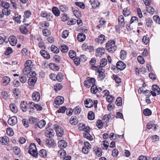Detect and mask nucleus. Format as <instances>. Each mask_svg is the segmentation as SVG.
Returning a JSON list of instances; mask_svg holds the SVG:
<instances>
[{
	"label": "nucleus",
	"instance_id": "f257e3e1",
	"mask_svg": "<svg viewBox=\"0 0 160 160\" xmlns=\"http://www.w3.org/2000/svg\"><path fill=\"white\" fill-rule=\"evenodd\" d=\"M117 46L115 41L113 40H110L106 43L105 49L109 52L112 53L117 49Z\"/></svg>",
	"mask_w": 160,
	"mask_h": 160
},
{
	"label": "nucleus",
	"instance_id": "f03ea898",
	"mask_svg": "<svg viewBox=\"0 0 160 160\" xmlns=\"http://www.w3.org/2000/svg\"><path fill=\"white\" fill-rule=\"evenodd\" d=\"M28 152L33 157L37 158L38 157V152L35 144L31 143L29 146V149Z\"/></svg>",
	"mask_w": 160,
	"mask_h": 160
},
{
	"label": "nucleus",
	"instance_id": "7ed1b4c3",
	"mask_svg": "<svg viewBox=\"0 0 160 160\" xmlns=\"http://www.w3.org/2000/svg\"><path fill=\"white\" fill-rule=\"evenodd\" d=\"M40 16L42 18H45L48 21H51L53 18V16L52 14L46 11H42L41 13Z\"/></svg>",
	"mask_w": 160,
	"mask_h": 160
},
{
	"label": "nucleus",
	"instance_id": "20e7f679",
	"mask_svg": "<svg viewBox=\"0 0 160 160\" xmlns=\"http://www.w3.org/2000/svg\"><path fill=\"white\" fill-rule=\"evenodd\" d=\"M96 80L94 78L88 77L87 79L84 82L85 86L87 88H89L91 85L95 84Z\"/></svg>",
	"mask_w": 160,
	"mask_h": 160
},
{
	"label": "nucleus",
	"instance_id": "39448f33",
	"mask_svg": "<svg viewBox=\"0 0 160 160\" xmlns=\"http://www.w3.org/2000/svg\"><path fill=\"white\" fill-rule=\"evenodd\" d=\"M152 91L150 92L153 96L155 97L156 94L159 95L160 94V88L156 85H153L152 86Z\"/></svg>",
	"mask_w": 160,
	"mask_h": 160
},
{
	"label": "nucleus",
	"instance_id": "423d86ee",
	"mask_svg": "<svg viewBox=\"0 0 160 160\" xmlns=\"http://www.w3.org/2000/svg\"><path fill=\"white\" fill-rule=\"evenodd\" d=\"M54 129L58 137H62L63 134V130L62 128L58 125H55Z\"/></svg>",
	"mask_w": 160,
	"mask_h": 160
},
{
	"label": "nucleus",
	"instance_id": "0eeeda50",
	"mask_svg": "<svg viewBox=\"0 0 160 160\" xmlns=\"http://www.w3.org/2000/svg\"><path fill=\"white\" fill-rule=\"evenodd\" d=\"M8 124L12 126H14L17 123V119L15 116H13L10 118L8 121Z\"/></svg>",
	"mask_w": 160,
	"mask_h": 160
},
{
	"label": "nucleus",
	"instance_id": "6e6552de",
	"mask_svg": "<svg viewBox=\"0 0 160 160\" xmlns=\"http://www.w3.org/2000/svg\"><path fill=\"white\" fill-rule=\"evenodd\" d=\"M32 98L33 100L35 102L39 101L40 99V93L37 91H35L32 94Z\"/></svg>",
	"mask_w": 160,
	"mask_h": 160
},
{
	"label": "nucleus",
	"instance_id": "1a4fd4ad",
	"mask_svg": "<svg viewBox=\"0 0 160 160\" xmlns=\"http://www.w3.org/2000/svg\"><path fill=\"white\" fill-rule=\"evenodd\" d=\"M78 128L80 131H90V128L88 126H86L85 124L83 123H80L79 124Z\"/></svg>",
	"mask_w": 160,
	"mask_h": 160
},
{
	"label": "nucleus",
	"instance_id": "9d476101",
	"mask_svg": "<svg viewBox=\"0 0 160 160\" xmlns=\"http://www.w3.org/2000/svg\"><path fill=\"white\" fill-rule=\"evenodd\" d=\"M105 49L103 48H97L96 50V54L97 57H101L105 53Z\"/></svg>",
	"mask_w": 160,
	"mask_h": 160
},
{
	"label": "nucleus",
	"instance_id": "9b49d317",
	"mask_svg": "<svg viewBox=\"0 0 160 160\" xmlns=\"http://www.w3.org/2000/svg\"><path fill=\"white\" fill-rule=\"evenodd\" d=\"M64 102V98L62 97L58 96L57 97L55 100V103L57 105H61Z\"/></svg>",
	"mask_w": 160,
	"mask_h": 160
},
{
	"label": "nucleus",
	"instance_id": "f8f14e48",
	"mask_svg": "<svg viewBox=\"0 0 160 160\" xmlns=\"http://www.w3.org/2000/svg\"><path fill=\"white\" fill-rule=\"evenodd\" d=\"M116 65L117 68L120 70H123L126 67L125 64L121 61H118Z\"/></svg>",
	"mask_w": 160,
	"mask_h": 160
},
{
	"label": "nucleus",
	"instance_id": "ddd939ff",
	"mask_svg": "<svg viewBox=\"0 0 160 160\" xmlns=\"http://www.w3.org/2000/svg\"><path fill=\"white\" fill-rule=\"evenodd\" d=\"M58 146L60 149H63L67 146V143L65 140H61L58 141Z\"/></svg>",
	"mask_w": 160,
	"mask_h": 160
},
{
	"label": "nucleus",
	"instance_id": "4468645a",
	"mask_svg": "<svg viewBox=\"0 0 160 160\" xmlns=\"http://www.w3.org/2000/svg\"><path fill=\"white\" fill-rule=\"evenodd\" d=\"M78 118L76 116H72L70 118L69 122L71 124L75 125L78 123Z\"/></svg>",
	"mask_w": 160,
	"mask_h": 160
},
{
	"label": "nucleus",
	"instance_id": "2eb2a0df",
	"mask_svg": "<svg viewBox=\"0 0 160 160\" xmlns=\"http://www.w3.org/2000/svg\"><path fill=\"white\" fill-rule=\"evenodd\" d=\"M24 66L28 68H29L31 70L33 69L34 68V64L33 62L30 60H28L26 61L24 64Z\"/></svg>",
	"mask_w": 160,
	"mask_h": 160
},
{
	"label": "nucleus",
	"instance_id": "dca6fc26",
	"mask_svg": "<svg viewBox=\"0 0 160 160\" xmlns=\"http://www.w3.org/2000/svg\"><path fill=\"white\" fill-rule=\"evenodd\" d=\"M40 53L41 55L46 59H49L50 58V56L48 52L44 50H41Z\"/></svg>",
	"mask_w": 160,
	"mask_h": 160
},
{
	"label": "nucleus",
	"instance_id": "f3484780",
	"mask_svg": "<svg viewBox=\"0 0 160 160\" xmlns=\"http://www.w3.org/2000/svg\"><path fill=\"white\" fill-rule=\"evenodd\" d=\"M37 81V78L36 77H31L28 80V84L31 86H34Z\"/></svg>",
	"mask_w": 160,
	"mask_h": 160
},
{
	"label": "nucleus",
	"instance_id": "a211bd4d",
	"mask_svg": "<svg viewBox=\"0 0 160 160\" xmlns=\"http://www.w3.org/2000/svg\"><path fill=\"white\" fill-rule=\"evenodd\" d=\"M147 92L148 93V94H146V97L145 101L148 104H150L151 103V101L150 99H149V98L151 96V94L150 92V91L148 90L144 91L143 92V93L145 94H146Z\"/></svg>",
	"mask_w": 160,
	"mask_h": 160
},
{
	"label": "nucleus",
	"instance_id": "6ab92c4d",
	"mask_svg": "<svg viewBox=\"0 0 160 160\" xmlns=\"http://www.w3.org/2000/svg\"><path fill=\"white\" fill-rule=\"evenodd\" d=\"M0 142L3 145H6L9 142L8 137L6 136L0 138Z\"/></svg>",
	"mask_w": 160,
	"mask_h": 160
},
{
	"label": "nucleus",
	"instance_id": "aec40b11",
	"mask_svg": "<svg viewBox=\"0 0 160 160\" xmlns=\"http://www.w3.org/2000/svg\"><path fill=\"white\" fill-rule=\"evenodd\" d=\"M39 155L40 157L43 158H45L47 155V152L46 150L42 149L40 150L38 152V155Z\"/></svg>",
	"mask_w": 160,
	"mask_h": 160
},
{
	"label": "nucleus",
	"instance_id": "412c9836",
	"mask_svg": "<svg viewBox=\"0 0 160 160\" xmlns=\"http://www.w3.org/2000/svg\"><path fill=\"white\" fill-rule=\"evenodd\" d=\"M10 42L11 45L12 46H15L17 42L16 38L14 36H11L10 37Z\"/></svg>",
	"mask_w": 160,
	"mask_h": 160
},
{
	"label": "nucleus",
	"instance_id": "4be33fe9",
	"mask_svg": "<svg viewBox=\"0 0 160 160\" xmlns=\"http://www.w3.org/2000/svg\"><path fill=\"white\" fill-rule=\"evenodd\" d=\"M21 108L23 112H26L28 109V106L27 102H22L21 104Z\"/></svg>",
	"mask_w": 160,
	"mask_h": 160
},
{
	"label": "nucleus",
	"instance_id": "5701e85b",
	"mask_svg": "<svg viewBox=\"0 0 160 160\" xmlns=\"http://www.w3.org/2000/svg\"><path fill=\"white\" fill-rule=\"evenodd\" d=\"M105 36L103 34H101L99 35L98 38H96L95 41L97 42H100L101 43H102L103 42V41L105 40Z\"/></svg>",
	"mask_w": 160,
	"mask_h": 160
},
{
	"label": "nucleus",
	"instance_id": "b1692460",
	"mask_svg": "<svg viewBox=\"0 0 160 160\" xmlns=\"http://www.w3.org/2000/svg\"><path fill=\"white\" fill-rule=\"evenodd\" d=\"M90 2L93 8H96L98 7L100 4V3L97 0H93L92 1H90Z\"/></svg>",
	"mask_w": 160,
	"mask_h": 160
},
{
	"label": "nucleus",
	"instance_id": "393cba45",
	"mask_svg": "<svg viewBox=\"0 0 160 160\" xmlns=\"http://www.w3.org/2000/svg\"><path fill=\"white\" fill-rule=\"evenodd\" d=\"M78 40L80 42L83 41L86 38L85 35L83 33H79L77 36Z\"/></svg>",
	"mask_w": 160,
	"mask_h": 160
},
{
	"label": "nucleus",
	"instance_id": "a878e982",
	"mask_svg": "<svg viewBox=\"0 0 160 160\" xmlns=\"http://www.w3.org/2000/svg\"><path fill=\"white\" fill-rule=\"evenodd\" d=\"M46 124V121L42 119L38 122V123L36 124V125H37L39 128H42L45 127Z\"/></svg>",
	"mask_w": 160,
	"mask_h": 160
},
{
	"label": "nucleus",
	"instance_id": "bb28decb",
	"mask_svg": "<svg viewBox=\"0 0 160 160\" xmlns=\"http://www.w3.org/2000/svg\"><path fill=\"white\" fill-rule=\"evenodd\" d=\"M52 11L54 15L58 17L59 16L60 12L58 8L56 7H54L52 9Z\"/></svg>",
	"mask_w": 160,
	"mask_h": 160
},
{
	"label": "nucleus",
	"instance_id": "cd10ccee",
	"mask_svg": "<svg viewBox=\"0 0 160 160\" xmlns=\"http://www.w3.org/2000/svg\"><path fill=\"white\" fill-rule=\"evenodd\" d=\"M9 108L11 111L14 113H16L18 111V109L16 106L13 104H10Z\"/></svg>",
	"mask_w": 160,
	"mask_h": 160
},
{
	"label": "nucleus",
	"instance_id": "c85d7f7f",
	"mask_svg": "<svg viewBox=\"0 0 160 160\" xmlns=\"http://www.w3.org/2000/svg\"><path fill=\"white\" fill-rule=\"evenodd\" d=\"M19 29L21 33L23 34H26L28 33V28L26 26H21Z\"/></svg>",
	"mask_w": 160,
	"mask_h": 160
},
{
	"label": "nucleus",
	"instance_id": "c756f323",
	"mask_svg": "<svg viewBox=\"0 0 160 160\" xmlns=\"http://www.w3.org/2000/svg\"><path fill=\"white\" fill-rule=\"evenodd\" d=\"M51 50L52 52L56 54L59 53V49L54 45H52L51 46Z\"/></svg>",
	"mask_w": 160,
	"mask_h": 160
},
{
	"label": "nucleus",
	"instance_id": "7c9ffc66",
	"mask_svg": "<svg viewBox=\"0 0 160 160\" xmlns=\"http://www.w3.org/2000/svg\"><path fill=\"white\" fill-rule=\"evenodd\" d=\"M38 119L37 118L33 117L32 116H30L29 118V121L31 124H37L38 122Z\"/></svg>",
	"mask_w": 160,
	"mask_h": 160
},
{
	"label": "nucleus",
	"instance_id": "2f4dec72",
	"mask_svg": "<svg viewBox=\"0 0 160 160\" xmlns=\"http://www.w3.org/2000/svg\"><path fill=\"white\" fill-rule=\"evenodd\" d=\"M21 16L20 15L17 14L13 17V19L16 22L18 23H20L21 22Z\"/></svg>",
	"mask_w": 160,
	"mask_h": 160
},
{
	"label": "nucleus",
	"instance_id": "473e14b6",
	"mask_svg": "<svg viewBox=\"0 0 160 160\" xmlns=\"http://www.w3.org/2000/svg\"><path fill=\"white\" fill-rule=\"evenodd\" d=\"M118 21L119 24L120 25H121L123 23H124L123 25H122L123 27H124L125 26L124 24V18L123 16L122 15H120L118 18Z\"/></svg>",
	"mask_w": 160,
	"mask_h": 160
},
{
	"label": "nucleus",
	"instance_id": "72a5a7b5",
	"mask_svg": "<svg viewBox=\"0 0 160 160\" xmlns=\"http://www.w3.org/2000/svg\"><path fill=\"white\" fill-rule=\"evenodd\" d=\"M54 136L53 130L49 129L46 131V136L47 137H50Z\"/></svg>",
	"mask_w": 160,
	"mask_h": 160
},
{
	"label": "nucleus",
	"instance_id": "f704fd0d",
	"mask_svg": "<svg viewBox=\"0 0 160 160\" xmlns=\"http://www.w3.org/2000/svg\"><path fill=\"white\" fill-rule=\"evenodd\" d=\"M90 131H85V132L83 133V136L84 137L90 140H92V138L91 135L89 133Z\"/></svg>",
	"mask_w": 160,
	"mask_h": 160
},
{
	"label": "nucleus",
	"instance_id": "c9c22d12",
	"mask_svg": "<svg viewBox=\"0 0 160 160\" xmlns=\"http://www.w3.org/2000/svg\"><path fill=\"white\" fill-rule=\"evenodd\" d=\"M127 52L124 50H122L120 52V58L122 60H124L126 58Z\"/></svg>",
	"mask_w": 160,
	"mask_h": 160
},
{
	"label": "nucleus",
	"instance_id": "e433bc0d",
	"mask_svg": "<svg viewBox=\"0 0 160 160\" xmlns=\"http://www.w3.org/2000/svg\"><path fill=\"white\" fill-rule=\"evenodd\" d=\"M46 143L49 147H51L54 145L55 142L52 139H47L46 140Z\"/></svg>",
	"mask_w": 160,
	"mask_h": 160
},
{
	"label": "nucleus",
	"instance_id": "4c0bfd02",
	"mask_svg": "<svg viewBox=\"0 0 160 160\" xmlns=\"http://www.w3.org/2000/svg\"><path fill=\"white\" fill-rule=\"evenodd\" d=\"M99 74L98 76V78L99 80H102L105 77V73L103 72H98Z\"/></svg>",
	"mask_w": 160,
	"mask_h": 160
},
{
	"label": "nucleus",
	"instance_id": "58836bf2",
	"mask_svg": "<svg viewBox=\"0 0 160 160\" xmlns=\"http://www.w3.org/2000/svg\"><path fill=\"white\" fill-rule=\"evenodd\" d=\"M143 113L145 116H149L152 114V112L149 109L147 108L143 110Z\"/></svg>",
	"mask_w": 160,
	"mask_h": 160
},
{
	"label": "nucleus",
	"instance_id": "ea45409f",
	"mask_svg": "<svg viewBox=\"0 0 160 160\" xmlns=\"http://www.w3.org/2000/svg\"><path fill=\"white\" fill-rule=\"evenodd\" d=\"M100 63L101 66L104 67L107 63V59L105 58H102L101 60Z\"/></svg>",
	"mask_w": 160,
	"mask_h": 160
},
{
	"label": "nucleus",
	"instance_id": "a19ab883",
	"mask_svg": "<svg viewBox=\"0 0 160 160\" xmlns=\"http://www.w3.org/2000/svg\"><path fill=\"white\" fill-rule=\"evenodd\" d=\"M68 54L70 58L72 59H73L76 56V53L74 50H70Z\"/></svg>",
	"mask_w": 160,
	"mask_h": 160
},
{
	"label": "nucleus",
	"instance_id": "79ce46f5",
	"mask_svg": "<svg viewBox=\"0 0 160 160\" xmlns=\"http://www.w3.org/2000/svg\"><path fill=\"white\" fill-rule=\"evenodd\" d=\"M60 49L61 51L63 53H66L68 50V47L65 45L61 46Z\"/></svg>",
	"mask_w": 160,
	"mask_h": 160
},
{
	"label": "nucleus",
	"instance_id": "37998d69",
	"mask_svg": "<svg viewBox=\"0 0 160 160\" xmlns=\"http://www.w3.org/2000/svg\"><path fill=\"white\" fill-rule=\"evenodd\" d=\"M3 82L7 85L10 82V79L9 77L7 76L4 77L3 78Z\"/></svg>",
	"mask_w": 160,
	"mask_h": 160
},
{
	"label": "nucleus",
	"instance_id": "c03bdc74",
	"mask_svg": "<svg viewBox=\"0 0 160 160\" xmlns=\"http://www.w3.org/2000/svg\"><path fill=\"white\" fill-rule=\"evenodd\" d=\"M88 118L90 120H93L95 118L94 112L92 111H89L88 115Z\"/></svg>",
	"mask_w": 160,
	"mask_h": 160
},
{
	"label": "nucleus",
	"instance_id": "a18cd8bd",
	"mask_svg": "<svg viewBox=\"0 0 160 160\" xmlns=\"http://www.w3.org/2000/svg\"><path fill=\"white\" fill-rule=\"evenodd\" d=\"M91 92L94 94H95L97 92V87L95 84L92 85L91 88Z\"/></svg>",
	"mask_w": 160,
	"mask_h": 160
},
{
	"label": "nucleus",
	"instance_id": "49530a36",
	"mask_svg": "<svg viewBox=\"0 0 160 160\" xmlns=\"http://www.w3.org/2000/svg\"><path fill=\"white\" fill-rule=\"evenodd\" d=\"M146 25L148 27H151L152 24V21L151 18H147L146 20Z\"/></svg>",
	"mask_w": 160,
	"mask_h": 160
},
{
	"label": "nucleus",
	"instance_id": "de8ad7c7",
	"mask_svg": "<svg viewBox=\"0 0 160 160\" xmlns=\"http://www.w3.org/2000/svg\"><path fill=\"white\" fill-rule=\"evenodd\" d=\"M32 70L29 68H28L26 67H24V68L23 69L22 72L24 75H27L29 73H30L31 71Z\"/></svg>",
	"mask_w": 160,
	"mask_h": 160
},
{
	"label": "nucleus",
	"instance_id": "09e8293b",
	"mask_svg": "<svg viewBox=\"0 0 160 160\" xmlns=\"http://www.w3.org/2000/svg\"><path fill=\"white\" fill-rule=\"evenodd\" d=\"M13 151L15 154L16 155H19L20 153L21 152L20 149L16 146L14 147L13 148Z\"/></svg>",
	"mask_w": 160,
	"mask_h": 160
},
{
	"label": "nucleus",
	"instance_id": "8fccbe9b",
	"mask_svg": "<svg viewBox=\"0 0 160 160\" xmlns=\"http://www.w3.org/2000/svg\"><path fill=\"white\" fill-rule=\"evenodd\" d=\"M130 13V12L128 8H124L123 10V14L125 17L128 16Z\"/></svg>",
	"mask_w": 160,
	"mask_h": 160
},
{
	"label": "nucleus",
	"instance_id": "3c124183",
	"mask_svg": "<svg viewBox=\"0 0 160 160\" xmlns=\"http://www.w3.org/2000/svg\"><path fill=\"white\" fill-rule=\"evenodd\" d=\"M115 98L112 95H109L107 96V101L109 102H112L115 100Z\"/></svg>",
	"mask_w": 160,
	"mask_h": 160
},
{
	"label": "nucleus",
	"instance_id": "603ef678",
	"mask_svg": "<svg viewBox=\"0 0 160 160\" xmlns=\"http://www.w3.org/2000/svg\"><path fill=\"white\" fill-rule=\"evenodd\" d=\"M96 125L98 128L99 129L102 128L103 126V124L101 120H98L97 121Z\"/></svg>",
	"mask_w": 160,
	"mask_h": 160
},
{
	"label": "nucleus",
	"instance_id": "864d4df0",
	"mask_svg": "<svg viewBox=\"0 0 160 160\" xmlns=\"http://www.w3.org/2000/svg\"><path fill=\"white\" fill-rule=\"evenodd\" d=\"M39 25L42 27H45L46 28H48L50 26L49 22L47 21H43L39 23Z\"/></svg>",
	"mask_w": 160,
	"mask_h": 160
},
{
	"label": "nucleus",
	"instance_id": "5fc2aeb1",
	"mask_svg": "<svg viewBox=\"0 0 160 160\" xmlns=\"http://www.w3.org/2000/svg\"><path fill=\"white\" fill-rule=\"evenodd\" d=\"M56 77V79L59 82H61L63 79V76L61 72L58 73Z\"/></svg>",
	"mask_w": 160,
	"mask_h": 160
},
{
	"label": "nucleus",
	"instance_id": "6e6d98bb",
	"mask_svg": "<svg viewBox=\"0 0 160 160\" xmlns=\"http://www.w3.org/2000/svg\"><path fill=\"white\" fill-rule=\"evenodd\" d=\"M1 5L4 8H8L10 6V4L5 1H2L1 3Z\"/></svg>",
	"mask_w": 160,
	"mask_h": 160
},
{
	"label": "nucleus",
	"instance_id": "4d7b16f0",
	"mask_svg": "<svg viewBox=\"0 0 160 160\" xmlns=\"http://www.w3.org/2000/svg\"><path fill=\"white\" fill-rule=\"evenodd\" d=\"M43 35L45 36H48L51 34L50 31L48 29H44L42 31Z\"/></svg>",
	"mask_w": 160,
	"mask_h": 160
},
{
	"label": "nucleus",
	"instance_id": "13d9d810",
	"mask_svg": "<svg viewBox=\"0 0 160 160\" xmlns=\"http://www.w3.org/2000/svg\"><path fill=\"white\" fill-rule=\"evenodd\" d=\"M81 109L79 106H76L74 109L73 112L76 114H79L81 112Z\"/></svg>",
	"mask_w": 160,
	"mask_h": 160
},
{
	"label": "nucleus",
	"instance_id": "bf43d9fd",
	"mask_svg": "<svg viewBox=\"0 0 160 160\" xmlns=\"http://www.w3.org/2000/svg\"><path fill=\"white\" fill-rule=\"evenodd\" d=\"M13 52L12 49L9 47L7 48L5 50L4 54L6 55H8L12 53Z\"/></svg>",
	"mask_w": 160,
	"mask_h": 160
},
{
	"label": "nucleus",
	"instance_id": "052dcab7",
	"mask_svg": "<svg viewBox=\"0 0 160 160\" xmlns=\"http://www.w3.org/2000/svg\"><path fill=\"white\" fill-rule=\"evenodd\" d=\"M58 154L59 155L60 157H63L66 155V153L64 150L62 149L58 151Z\"/></svg>",
	"mask_w": 160,
	"mask_h": 160
},
{
	"label": "nucleus",
	"instance_id": "680f3d73",
	"mask_svg": "<svg viewBox=\"0 0 160 160\" xmlns=\"http://www.w3.org/2000/svg\"><path fill=\"white\" fill-rule=\"evenodd\" d=\"M116 103L118 106H121L122 105V99L121 97L118 98L116 101Z\"/></svg>",
	"mask_w": 160,
	"mask_h": 160
},
{
	"label": "nucleus",
	"instance_id": "e2e57ef3",
	"mask_svg": "<svg viewBox=\"0 0 160 160\" xmlns=\"http://www.w3.org/2000/svg\"><path fill=\"white\" fill-rule=\"evenodd\" d=\"M113 76L116 82L117 83H119L121 82V80L120 78L115 74H113Z\"/></svg>",
	"mask_w": 160,
	"mask_h": 160
},
{
	"label": "nucleus",
	"instance_id": "0e129e2a",
	"mask_svg": "<svg viewBox=\"0 0 160 160\" xmlns=\"http://www.w3.org/2000/svg\"><path fill=\"white\" fill-rule=\"evenodd\" d=\"M32 13L31 11L29 10L25 11L24 12V17L25 18H28L31 15Z\"/></svg>",
	"mask_w": 160,
	"mask_h": 160
},
{
	"label": "nucleus",
	"instance_id": "69168bd1",
	"mask_svg": "<svg viewBox=\"0 0 160 160\" xmlns=\"http://www.w3.org/2000/svg\"><path fill=\"white\" fill-rule=\"evenodd\" d=\"M95 150V154L97 156L99 157L102 156V150L101 149L98 148Z\"/></svg>",
	"mask_w": 160,
	"mask_h": 160
},
{
	"label": "nucleus",
	"instance_id": "338daca9",
	"mask_svg": "<svg viewBox=\"0 0 160 160\" xmlns=\"http://www.w3.org/2000/svg\"><path fill=\"white\" fill-rule=\"evenodd\" d=\"M7 133L10 136H12L14 135V132L12 129L10 128H8L7 129Z\"/></svg>",
	"mask_w": 160,
	"mask_h": 160
},
{
	"label": "nucleus",
	"instance_id": "774afa93",
	"mask_svg": "<svg viewBox=\"0 0 160 160\" xmlns=\"http://www.w3.org/2000/svg\"><path fill=\"white\" fill-rule=\"evenodd\" d=\"M62 88V86L60 84H58L55 85L54 86V89L58 91L60 90Z\"/></svg>",
	"mask_w": 160,
	"mask_h": 160
}]
</instances>
